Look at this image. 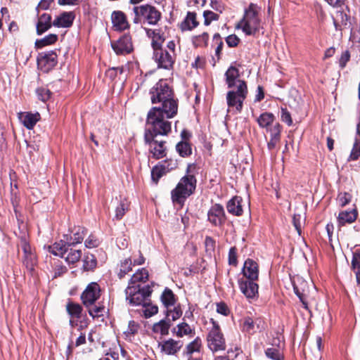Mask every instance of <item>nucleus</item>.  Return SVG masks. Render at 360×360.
I'll return each mask as SVG.
<instances>
[{
  "instance_id": "nucleus-26",
  "label": "nucleus",
  "mask_w": 360,
  "mask_h": 360,
  "mask_svg": "<svg viewBox=\"0 0 360 360\" xmlns=\"http://www.w3.org/2000/svg\"><path fill=\"white\" fill-rule=\"evenodd\" d=\"M112 22L115 27L119 30H124L129 27L125 14L122 11H114L112 14Z\"/></svg>"
},
{
  "instance_id": "nucleus-42",
  "label": "nucleus",
  "mask_w": 360,
  "mask_h": 360,
  "mask_svg": "<svg viewBox=\"0 0 360 360\" xmlns=\"http://www.w3.org/2000/svg\"><path fill=\"white\" fill-rule=\"evenodd\" d=\"M129 204L127 200H122L115 210V218L117 220L121 219L128 210Z\"/></svg>"
},
{
  "instance_id": "nucleus-6",
  "label": "nucleus",
  "mask_w": 360,
  "mask_h": 360,
  "mask_svg": "<svg viewBox=\"0 0 360 360\" xmlns=\"http://www.w3.org/2000/svg\"><path fill=\"white\" fill-rule=\"evenodd\" d=\"M210 324L207 335L209 349L214 352L225 350L226 341L219 324L213 319H210Z\"/></svg>"
},
{
  "instance_id": "nucleus-13",
  "label": "nucleus",
  "mask_w": 360,
  "mask_h": 360,
  "mask_svg": "<svg viewBox=\"0 0 360 360\" xmlns=\"http://www.w3.org/2000/svg\"><path fill=\"white\" fill-rule=\"evenodd\" d=\"M256 281L243 278L238 280L240 290L248 299H254L258 296L259 286Z\"/></svg>"
},
{
  "instance_id": "nucleus-21",
  "label": "nucleus",
  "mask_w": 360,
  "mask_h": 360,
  "mask_svg": "<svg viewBox=\"0 0 360 360\" xmlns=\"http://www.w3.org/2000/svg\"><path fill=\"white\" fill-rule=\"evenodd\" d=\"M18 117L27 129H32L40 120V115L39 112H21L18 114Z\"/></svg>"
},
{
  "instance_id": "nucleus-41",
  "label": "nucleus",
  "mask_w": 360,
  "mask_h": 360,
  "mask_svg": "<svg viewBox=\"0 0 360 360\" xmlns=\"http://www.w3.org/2000/svg\"><path fill=\"white\" fill-rule=\"evenodd\" d=\"M131 259H125L120 263V271L118 273V276L121 278L124 277L128 272L131 271Z\"/></svg>"
},
{
  "instance_id": "nucleus-1",
  "label": "nucleus",
  "mask_w": 360,
  "mask_h": 360,
  "mask_svg": "<svg viewBox=\"0 0 360 360\" xmlns=\"http://www.w3.org/2000/svg\"><path fill=\"white\" fill-rule=\"evenodd\" d=\"M163 108L153 107L148 112L144 135L148 139L151 136H165L171 131V122L169 119L176 115L167 116Z\"/></svg>"
},
{
  "instance_id": "nucleus-46",
  "label": "nucleus",
  "mask_w": 360,
  "mask_h": 360,
  "mask_svg": "<svg viewBox=\"0 0 360 360\" xmlns=\"http://www.w3.org/2000/svg\"><path fill=\"white\" fill-rule=\"evenodd\" d=\"M266 130L270 133L271 139L278 140L281 139V126L279 123L276 122Z\"/></svg>"
},
{
  "instance_id": "nucleus-43",
  "label": "nucleus",
  "mask_w": 360,
  "mask_h": 360,
  "mask_svg": "<svg viewBox=\"0 0 360 360\" xmlns=\"http://www.w3.org/2000/svg\"><path fill=\"white\" fill-rule=\"evenodd\" d=\"M20 246L23 251V256L34 253L30 245L29 244V242L27 241V236L26 233H23V235L20 237Z\"/></svg>"
},
{
  "instance_id": "nucleus-12",
  "label": "nucleus",
  "mask_w": 360,
  "mask_h": 360,
  "mask_svg": "<svg viewBox=\"0 0 360 360\" xmlns=\"http://www.w3.org/2000/svg\"><path fill=\"white\" fill-rule=\"evenodd\" d=\"M242 330L253 335L263 328V321L260 318L244 317L241 323Z\"/></svg>"
},
{
  "instance_id": "nucleus-11",
  "label": "nucleus",
  "mask_w": 360,
  "mask_h": 360,
  "mask_svg": "<svg viewBox=\"0 0 360 360\" xmlns=\"http://www.w3.org/2000/svg\"><path fill=\"white\" fill-rule=\"evenodd\" d=\"M154 58L159 68L169 70L173 67L175 54H172L167 50L160 48L154 49Z\"/></svg>"
},
{
  "instance_id": "nucleus-31",
  "label": "nucleus",
  "mask_w": 360,
  "mask_h": 360,
  "mask_svg": "<svg viewBox=\"0 0 360 360\" xmlns=\"http://www.w3.org/2000/svg\"><path fill=\"white\" fill-rule=\"evenodd\" d=\"M85 235L86 229L84 227H75L72 236H70V239L68 237L66 238V243H68V246L80 243L83 240Z\"/></svg>"
},
{
  "instance_id": "nucleus-20",
  "label": "nucleus",
  "mask_w": 360,
  "mask_h": 360,
  "mask_svg": "<svg viewBox=\"0 0 360 360\" xmlns=\"http://www.w3.org/2000/svg\"><path fill=\"white\" fill-rule=\"evenodd\" d=\"M208 219L215 226L221 224L225 219L223 207L219 204L214 205L208 212Z\"/></svg>"
},
{
  "instance_id": "nucleus-47",
  "label": "nucleus",
  "mask_w": 360,
  "mask_h": 360,
  "mask_svg": "<svg viewBox=\"0 0 360 360\" xmlns=\"http://www.w3.org/2000/svg\"><path fill=\"white\" fill-rule=\"evenodd\" d=\"M176 150L182 157L187 156L191 154V149L188 143L186 142H180L176 145Z\"/></svg>"
},
{
  "instance_id": "nucleus-15",
  "label": "nucleus",
  "mask_w": 360,
  "mask_h": 360,
  "mask_svg": "<svg viewBox=\"0 0 360 360\" xmlns=\"http://www.w3.org/2000/svg\"><path fill=\"white\" fill-rule=\"evenodd\" d=\"M111 46L117 54H126L132 51L131 39L129 35H124L117 41L112 42Z\"/></svg>"
},
{
  "instance_id": "nucleus-16",
  "label": "nucleus",
  "mask_w": 360,
  "mask_h": 360,
  "mask_svg": "<svg viewBox=\"0 0 360 360\" xmlns=\"http://www.w3.org/2000/svg\"><path fill=\"white\" fill-rule=\"evenodd\" d=\"M293 289L295 293L300 298L301 302H302L304 308H307V304L304 301V297L307 295L308 292V283L306 281H304L302 278L297 277L295 278L293 281Z\"/></svg>"
},
{
  "instance_id": "nucleus-2",
  "label": "nucleus",
  "mask_w": 360,
  "mask_h": 360,
  "mask_svg": "<svg viewBox=\"0 0 360 360\" xmlns=\"http://www.w3.org/2000/svg\"><path fill=\"white\" fill-rule=\"evenodd\" d=\"M152 103H160L158 108H163L167 116L176 115L178 103L172 89L163 80H160L150 91Z\"/></svg>"
},
{
  "instance_id": "nucleus-25",
  "label": "nucleus",
  "mask_w": 360,
  "mask_h": 360,
  "mask_svg": "<svg viewBox=\"0 0 360 360\" xmlns=\"http://www.w3.org/2000/svg\"><path fill=\"white\" fill-rule=\"evenodd\" d=\"M74 15L71 12H64L53 20V25L58 27H69L72 25Z\"/></svg>"
},
{
  "instance_id": "nucleus-22",
  "label": "nucleus",
  "mask_w": 360,
  "mask_h": 360,
  "mask_svg": "<svg viewBox=\"0 0 360 360\" xmlns=\"http://www.w3.org/2000/svg\"><path fill=\"white\" fill-rule=\"evenodd\" d=\"M225 77L229 88H232L235 86L238 88L240 86V82H245L239 79V70L233 66L229 67L225 73Z\"/></svg>"
},
{
  "instance_id": "nucleus-45",
  "label": "nucleus",
  "mask_w": 360,
  "mask_h": 360,
  "mask_svg": "<svg viewBox=\"0 0 360 360\" xmlns=\"http://www.w3.org/2000/svg\"><path fill=\"white\" fill-rule=\"evenodd\" d=\"M81 257L82 252L80 250L71 249L65 257V260L69 264H75L80 259Z\"/></svg>"
},
{
  "instance_id": "nucleus-54",
  "label": "nucleus",
  "mask_w": 360,
  "mask_h": 360,
  "mask_svg": "<svg viewBox=\"0 0 360 360\" xmlns=\"http://www.w3.org/2000/svg\"><path fill=\"white\" fill-rule=\"evenodd\" d=\"M182 314L181 310L178 307H174L172 310H167V321H175L180 318Z\"/></svg>"
},
{
  "instance_id": "nucleus-34",
  "label": "nucleus",
  "mask_w": 360,
  "mask_h": 360,
  "mask_svg": "<svg viewBox=\"0 0 360 360\" xmlns=\"http://www.w3.org/2000/svg\"><path fill=\"white\" fill-rule=\"evenodd\" d=\"M356 210L353 209L350 211H344L340 212L338 215V219L340 224L344 225L346 223H352L356 219Z\"/></svg>"
},
{
  "instance_id": "nucleus-60",
  "label": "nucleus",
  "mask_w": 360,
  "mask_h": 360,
  "mask_svg": "<svg viewBox=\"0 0 360 360\" xmlns=\"http://www.w3.org/2000/svg\"><path fill=\"white\" fill-rule=\"evenodd\" d=\"M350 53L348 51H344L339 60L340 66L342 68H344L347 64V63L349 60Z\"/></svg>"
},
{
  "instance_id": "nucleus-32",
  "label": "nucleus",
  "mask_w": 360,
  "mask_h": 360,
  "mask_svg": "<svg viewBox=\"0 0 360 360\" xmlns=\"http://www.w3.org/2000/svg\"><path fill=\"white\" fill-rule=\"evenodd\" d=\"M275 120V116L273 113L265 112L262 113L257 118V122L261 128L266 129L271 127Z\"/></svg>"
},
{
  "instance_id": "nucleus-17",
  "label": "nucleus",
  "mask_w": 360,
  "mask_h": 360,
  "mask_svg": "<svg viewBox=\"0 0 360 360\" xmlns=\"http://www.w3.org/2000/svg\"><path fill=\"white\" fill-rule=\"evenodd\" d=\"M109 130L101 123L96 124L91 133V139L96 146H98V139L106 143L108 139Z\"/></svg>"
},
{
  "instance_id": "nucleus-39",
  "label": "nucleus",
  "mask_w": 360,
  "mask_h": 360,
  "mask_svg": "<svg viewBox=\"0 0 360 360\" xmlns=\"http://www.w3.org/2000/svg\"><path fill=\"white\" fill-rule=\"evenodd\" d=\"M162 302L167 307L173 306L175 302L174 295L172 291L169 289H165L163 292L162 297Z\"/></svg>"
},
{
  "instance_id": "nucleus-53",
  "label": "nucleus",
  "mask_w": 360,
  "mask_h": 360,
  "mask_svg": "<svg viewBox=\"0 0 360 360\" xmlns=\"http://www.w3.org/2000/svg\"><path fill=\"white\" fill-rule=\"evenodd\" d=\"M265 354L266 356L269 359H271L273 360H281L282 356L279 352V350L276 348L271 347L268 348L265 351Z\"/></svg>"
},
{
  "instance_id": "nucleus-44",
  "label": "nucleus",
  "mask_w": 360,
  "mask_h": 360,
  "mask_svg": "<svg viewBox=\"0 0 360 360\" xmlns=\"http://www.w3.org/2000/svg\"><path fill=\"white\" fill-rule=\"evenodd\" d=\"M37 263V259L34 253L23 256V264L26 268L32 271Z\"/></svg>"
},
{
  "instance_id": "nucleus-14",
  "label": "nucleus",
  "mask_w": 360,
  "mask_h": 360,
  "mask_svg": "<svg viewBox=\"0 0 360 360\" xmlns=\"http://www.w3.org/2000/svg\"><path fill=\"white\" fill-rule=\"evenodd\" d=\"M57 64V55L55 52L51 51L41 55L37 59L38 68L47 72L52 70Z\"/></svg>"
},
{
  "instance_id": "nucleus-62",
  "label": "nucleus",
  "mask_w": 360,
  "mask_h": 360,
  "mask_svg": "<svg viewBox=\"0 0 360 360\" xmlns=\"http://www.w3.org/2000/svg\"><path fill=\"white\" fill-rule=\"evenodd\" d=\"M301 219L302 217L300 214H295L292 217V223L298 233L300 234L301 232Z\"/></svg>"
},
{
  "instance_id": "nucleus-56",
  "label": "nucleus",
  "mask_w": 360,
  "mask_h": 360,
  "mask_svg": "<svg viewBox=\"0 0 360 360\" xmlns=\"http://www.w3.org/2000/svg\"><path fill=\"white\" fill-rule=\"evenodd\" d=\"M347 21V15L343 12L338 11L334 17V24L337 26L338 23L346 24Z\"/></svg>"
},
{
  "instance_id": "nucleus-49",
  "label": "nucleus",
  "mask_w": 360,
  "mask_h": 360,
  "mask_svg": "<svg viewBox=\"0 0 360 360\" xmlns=\"http://www.w3.org/2000/svg\"><path fill=\"white\" fill-rule=\"evenodd\" d=\"M209 39V35L207 32H204L202 34L196 36L194 38V44L197 46H207Z\"/></svg>"
},
{
  "instance_id": "nucleus-4",
  "label": "nucleus",
  "mask_w": 360,
  "mask_h": 360,
  "mask_svg": "<svg viewBox=\"0 0 360 360\" xmlns=\"http://www.w3.org/2000/svg\"><path fill=\"white\" fill-rule=\"evenodd\" d=\"M196 180L193 175H188L181 179L176 188L172 191L174 202L181 204L190 196L195 188Z\"/></svg>"
},
{
  "instance_id": "nucleus-18",
  "label": "nucleus",
  "mask_w": 360,
  "mask_h": 360,
  "mask_svg": "<svg viewBox=\"0 0 360 360\" xmlns=\"http://www.w3.org/2000/svg\"><path fill=\"white\" fill-rule=\"evenodd\" d=\"M242 272L246 279L257 281L259 278V266L254 260L248 259L244 263Z\"/></svg>"
},
{
  "instance_id": "nucleus-63",
  "label": "nucleus",
  "mask_w": 360,
  "mask_h": 360,
  "mask_svg": "<svg viewBox=\"0 0 360 360\" xmlns=\"http://www.w3.org/2000/svg\"><path fill=\"white\" fill-rule=\"evenodd\" d=\"M205 244L207 251H214L215 247V241L211 237L207 236L205 238Z\"/></svg>"
},
{
  "instance_id": "nucleus-5",
  "label": "nucleus",
  "mask_w": 360,
  "mask_h": 360,
  "mask_svg": "<svg viewBox=\"0 0 360 360\" xmlns=\"http://www.w3.org/2000/svg\"><path fill=\"white\" fill-rule=\"evenodd\" d=\"M132 11L134 15L133 22L135 24L146 20L148 24L155 25L161 18L160 12L149 4L134 6Z\"/></svg>"
},
{
  "instance_id": "nucleus-7",
  "label": "nucleus",
  "mask_w": 360,
  "mask_h": 360,
  "mask_svg": "<svg viewBox=\"0 0 360 360\" xmlns=\"http://www.w3.org/2000/svg\"><path fill=\"white\" fill-rule=\"evenodd\" d=\"M248 95V87L245 82H240L236 91L232 90L227 93L226 100L229 108H235L240 112L243 108V103Z\"/></svg>"
},
{
  "instance_id": "nucleus-35",
  "label": "nucleus",
  "mask_w": 360,
  "mask_h": 360,
  "mask_svg": "<svg viewBox=\"0 0 360 360\" xmlns=\"http://www.w3.org/2000/svg\"><path fill=\"white\" fill-rule=\"evenodd\" d=\"M47 249L49 252L52 253L56 256L63 257L64 254L67 251L66 243L63 240L56 242L52 245H48Z\"/></svg>"
},
{
  "instance_id": "nucleus-27",
  "label": "nucleus",
  "mask_w": 360,
  "mask_h": 360,
  "mask_svg": "<svg viewBox=\"0 0 360 360\" xmlns=\"http://www.w3.org/2000/svg\"><path fill=\"white\" fill-rule=\"evenodd\" d=\"M148 34L152 37V45L154 49L161 48L162 44L167 38L166 32L162 30H150Z\"/></svg>"
},
{
  "instance_id": "nucleus-10",
  "label": "nucleus",
  "mask_w": 360,
  "mask_h": 360,
  "mask_svg": "<svg viewBox=\"0 0 360 360\" xmlns=\"http://www.w3.org/2000/svg\"><path fill=\"white\" fill-rule=\"evenodd\" d=\"M101 296V288L96 282L89 283L81 295L83 304L86 307H90Z\"/></svg>"
},
{
  "instance_id": "nucleus-40",
  "label": "nucleus",
  "mask_w": 360,
  "mask_h": 360,
  "mask_svg": "<svg viewBox=\"0 0 360 360\" xmlns=\"http://www.w3.org/2000/svg\"><path fill=\"white\" fill-rule=\"evenodd\" d=\"M68 313L72 318H79L82 312V307L75 303H68L66 307Z\"/></svg>"
},
{
  "instance_id": "nucleus-9",
  "label": "nucleus",
  "mask_w": 360,
  "mask_h": 360,
  "mask_svg": "<svg viewBox=\"0 0 360 360\" xmlns=\"http://www.w3.org/2000/svg\"><path fill=\"white\" fill-rule=\"evenodd\" d=\"M158 136H151L148 139L146 135H144V141L148 146L149 152L152 157L155 159H160L166 155L167 148L165 141L156 139Z\"/></svg>"
},
{
  "instance_id": "nucleus-64",
  "label": "nucleus",
  "mask_w": 360,
  "mask_h": 360,
  "mask_svg": "<svg viewBox=\"0 0 360 360\" xmlns=\"http://www.w3.org/2000/svg\"><path fill=\"white\" fill-rule=\"evenodd\" d=\"M217 311L219 314L226 316L229 312V309L226 304L220 302L217 304Z\"/></svg>"
},
{
  "instance_id": "nucleus-55",
  "label": "nucleus",
  "mask_w": 360,
  "mask_h": 360,
  "mask_svg": "<svg viewBox=\"0 0 360 360\" xmlns=\"http://www.w3.org/2000/svg\"><path fill=\"white\" fill-rule=\"evenodd\" d=\"M281 120L285 123L288 126H290L292 124V120L291 118L290 113L287 110L286 108H281Z\"/></svg>"
},
{
  "instance_id": "nucleus-37",
  "label": "nucleus",
  "mask_w": 360,
  "mask_h": 360,
  "mask_svg": "<svg viewBox=\"0 0 360 360\" xmlns=\"http://www.w3.org/2000/svg\"><path fill=\"white\" fill-rule=\"evenodd\" d=\"M202 348V340L197 337L194 340L191 342L186 347V353L191 355L194 353H200Z\"/></svg>"
},
{
  "instance_id": "nucleus-19",
  "label": "nucleus",
  "mask_w": 360,
  "mask_h": 360,
  "mask_svg": "<svg viewBox=\"0 0 360 360\" xmlns=\"http://www.w3.org/2000/svg\"><path fill=\"white\" fill-rule=\"evenodd\" d=\"M183 346V342L181 340H174V339H169L158 344L162 352L167 355L175 354Z\"/></svg>"
},
{
  "instance_id": "nucleus-23",
  "label": "nucleus",
  "mask_w": 360,
  "mask_h": 360,
  "mask_svg": "<svg viewBox=\"0 0 360 360\" xmlns=\"http://www.w3.org/2000/svg\"><path fill=\"white\" fill-rule=\"evenodd\" d=\"M148 279V271L146 269L142 268L134 274L129 281L128 286L141 288V283L146 282Z\"/></svg>"
},
{
  "instance_id": "nucleus-59",
  "label": "nucleus",
  "mask_w": 360,
  "mask_h": 360,
  "mask_svg": "<svg viewBox=\"0 0 360 360\" xmlns=\"http://www.w3.org/2000/svg\"><path fill=\"white\" fill-rule=\"evenodd\" d=\"M229 262L232 265H236L237 264V253L236 248H231L229 250Z\"/></svg>"
},
{
  "instance_id": "nucleus-58",
  "label": "nucleus",
  "mask_w": 360,
  "mask_h": 360,
  "mask_svg": "<svg viewBox=\"0 0 360 360\" xmlns=\"http://www.w3.org/2000/svg\"><path fill=\"white\" fill-rule=\"evenodd\" d=\"M99 244L98 240L94 236L91 235L85 240V246L88 248L97 247Z\"/></svg>"
},
{
  "instance_id": "nucleus-24",
  "label": "nucleus",
  "mask_w": 360,
  "mask_h": 360,
  "mask_svg": "<svg viewBox=\"0 0 360 360\" xmlns=\"http://www.w3.org/2000/svg\"><path fill=\"white\" fill-rule=\"evenodd\" d=\"M173 167H169V166L166 165V163H163L155 166L151 171V177L153 181L157 184L158 180L162 176L176 167V162H173Z\"/></svg>"
},
{
  "instance_id": "nucleus-38",
  "label": "nucleus",
  "mask_w": 360,
  "mask_h": 360,
  "mask_svg": "<svg viewBox=\"0 0 360 360\" xmlns=\"http://www.w3.org/2000/svg\"><path fill=\"white\" fill-rule=\"evenodd\" d=\"M58 40V36L55 34L46 35L41 39H37L35 46L37 49H41L46 46L53 44Z\"/></svg>"
},
{
  "instance_id": "nucleus-48",
  "label": "nucleus",
  "mask_w": 360,
  "mask_h": 360,
  "mask_svg": "<svg viewBox=\"0 0 360 360\" xmlns=\"http://www.w3.org/2000/svg\"><path fill=\"white\" fill-rule=\"evenodd\" d=\"M204 17V24L205 25H209L212 21L217 20L219 19V15L211 11H205L203 12Z\"/></svg>"
},
{
  "instance_id": "nucleus-61",
  "label": "nucleus",
  "mask_w": 360,
  "mask_h": 360,
  "mask_svg": "<svg viewBox=\"0 0 360 360\" xmlns=\"http://www.w3.org/2000/svg\"><path fill=\"white\" fill-rule=\"evenodd\" d=\"M226 41L229 46L235 47L238 45L239 42V39L235 34L229 35L226 37Z\"/></svg>"
},
{
  "instance_id": "nucleus-33",
  "label": "nucleus",
  "mask_w": 360,
  "mask_h": 360,
  "mask_svg": "<svg viewBox=\"0 0 360 360\" xmlns=\"http://www.w3.org/2000/svg\"><path fill=\"white\" fill-rule=\"evenodd\" d=\"M174 333L179 338H182L185 335H193L195 332L191 327L185 322L181 323L174 328Z\"/></svg>"
},
{
  "instance_id": "nucleus-30",
  "label": "nucleus",
  "mask_w": 360,
  "mask_h": 360,
  "mask_svg": "<svg viewBox=\"0 0 360 360\" xmlns=\"http://www.w3.org/2000/svg\"><path fill=\"white\" fill-rule=\"evenodd\" d=\"M241 198L238 196H235L231 198L227 203L226 208L229 213L236 215L240 216L242 214L243 209L242 205L240 204Z\"/></svg>"
},
{
  "instance_id": "nucleus-29",
  "label": "nucleus",
  "mask_w": 360,
  "mask_h": 360,
  "mask_svg": "<svg viewBox=\"0 0 360 360\" xmlns=\"http://www.w3.org/2000/svg\"><path fill=\"white\" fill-rule=\"evenodd\" d=\"M51 26V17L49 14L44 13L39 18L37 24V33L40 35L47 31Z\"/></svg>"
},
{
  "instance_id": "nucleus-50",
  "label": "nucleus",
  "mask_w": 360,
  "mask_h": 360,
  "mask_svg": "<svg viewBox=\"0 0 360 360\" xmlns=\"http://www.w3.org/2000/svg\"><path fill=\"white\" fill-rule=\"evenodd\" d=\"M352 269L354 272L360 271V250H357L353 253Z\"/></svg>"
},
{
  "instance_id": "nucleus-3",
  "label": "nucleus",
  "mask_w": 360,
  "mask_h": 360,
  "mask_svg": "<svg viewBox=\"0 0 360 360\" xmlns=\"http://www.w3.org/2000/svg\"><path fill=\"white\" fill-rule=\"evenodd\" d=\"M236 28L241 29L246 35H254L261 28V20L258 17L256 5L251 4L245 11L243 18L237 24Z\"/></svg>"
},
{
  "instance_id": "nucleus-52",
  "label": "nucleus",
  "mask_w": 360,
  "mask_h": 360,
  "mask_svg": "<svg viewBox=\"0 0 360 360\" xmlns=\"http://www.w3.org/2000/svg\"><path fill=\"white\" fill-rule=\"evenodd\" d=\"M139 326L134 321H130L128 323V327L126 330L124 331V333L127 337L134 335L139 330Z\"/></svg>"
},
{
  "instance_id": "nucleus-36",
  "label": "nucleus",
  "mask_w": 360,
  "mask_h": 360,
  "mask_svg": "<svg viewBox=\"0 0 360 360\" xmlns=\"http://www.w3.org/2000/svg\"><path fill=\"white\" fill-rule=\"evenodd\" d=\"M171 326V322L167 320H161L160 321L155 323L153 327V330L156 333H160L162 335H166L169 333V329Z\"/></svg>"
},
{
  "instance_id": "nucleus-51",
  "label": "nucleus",
  "mask_w": 360,
  "mask_h": 360,
  "mask_svg": "<svg viewBox=\"0 0 360 360\" xmlns=\"http://www.w3.org/2000/svg\"><path fill=\"white\" fill-rule=\"evenodd\" d=\"M37 95L41 101L45 102L51 97V91L44 87L38 88L36 91Z\"/></svg>"
},
{
  "instance_id": "nucleus-28",
  "label": "nucleus",
  "mask_w": 360,
  "mask_h": 360,
  "mask_svg": "<svg viewBox=\"0 0 360 360\" xmlns=\"http://www.w3.org/2000/svg\"><path fill=\"white\" fill-rule=\"evenodd\" d=\"M198 25L199 22L197 20L196 14L193 12H188L185 19L180 25V28L182 31H190Z\"/></svg>"
},
{
  "instance_id": "nucleus-8",
  "label": "nucleus",
  "mask_w": 360,
  "mask_h": 360,
  "mask_svg": "<svg viewBox=\"0 0 360 360\" xmlns=\"http://www.w3.org/2000/svg\"><path fill=\"white\" fill-rule=\"evenodd\" d=\"M150 286L139 288L128 286L125 290L126 298L131 305H146V298L151 294Z\"/></svg>"
},
{
  "instance_id": "nucleus-57",
  "label": "nucleus",
  "mask_w": 360,
  "mask_h": 360,
  "mask_svg": "<svg viewBox=\"0 0 360 360\" xmlns=\"http://www.w3.org/2000/svg\"><path fill=\"white\" fill-rule=\"evenodd\" d=\"M338 200L339 205L341 207H344L350 202L351 196L349 193H340L338 195Z\"/></svg>"
}]
</instances>
